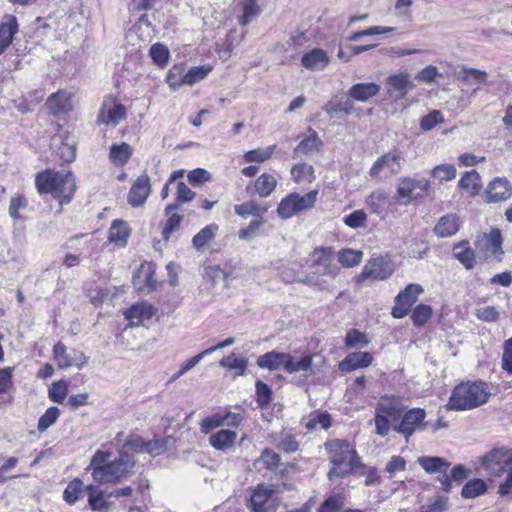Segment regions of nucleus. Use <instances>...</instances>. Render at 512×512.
I'll use <instances>...</instances> for the list:
<instances>
[{
    "mask_svg": "<svg viewBox=\"0 0 512 512\" xmlns=\"http://www.w3.org/2000/svg\"><path fill=\"white\" fill-rule=\"evenodd\" d=\"M135 461L130 456L120 453L118 458L112 459L109 451L97 450L86 468L91 471L95 482L99 484H114L121 482L132 472Z\"/></svg>",
    "mask_w": 512,
    "mask_h": 512,
    "instance_id": "obj_1",
    "label": "nucleus"
},
{
    "mask_svg": "<svg viewBox=\"0 0 512 512\" xmlns=\"http://www.w3.org/2000/svg\"><path fill=\"white\" fill-rule=\"evenodd\" d=\"M328 458L333 467L328 471V478H345L361 466L357 451L349 442L340 439L329 440L325 443Z\"/></svg>",
    "mask_w": 512,
    "mask_h": 512,
    "instance_id": "obj_2",
    "label": "nucleus"
},
{
    "mask_svg": "<svg viewBox=\"0 0 512 512\" xmlns=\"http://www.w3.org/2000/svg\"><path fill=\"white\" fill-rule=\"evenodd\" d=\"M490 396V388L485 382H461L454 387L446 407L453 411L471 410L487 403Z\"/></svg>",
    "mask_w": 512,
    "mask_h": 512,
    "instance_id": "obj_3",
    "label": "nucleus"
},
{
    "mask_svg": "<svg viewBox=\"0 0 512 512\" xmlns=\"http://www.w3.org/2000/svg\"><path fill=\"white\" fill-rule=\"evenodd\" d=\"M35 186L40 194L51 193L60 204L69 203L76 190L75 176L71 172L46 170L37 174Z\"/></svg>",
    "mask_w": 512,
    "mask_h": 512,
    "instance_id": "obj_4",
    "label": "nucleus"
},
{
    "mask_svg": "<svg viewBox=\"0 0 512 512\" xmlns=\"http://www.w3.org/2000/svg\"><path fill=\"white\" fill-rule=\"evenodd\" d=\"M309 267L311 274L301 282L310 286L324 288L327 277L334 280L340 273V267L334 263V249L332 247H316L309 254Z\"/></svg>",
    "mask_w": 512,
    "mask_h": 512,
    "instance_id": "obj_5",
    "label": "nucleus"
},
{
    "mask_svg": "<svg viewBox=\"0 0 512 512\" xmlns=\"http://www.w3.org/2000/svg\"><path fill=\"white\" fill-rule=\"evenodd\" d=\"M317 197V190H311L305 195L291 193L281 200L277 208V213L280 218L289 219L302 211L313 208Z\"/></svg>",
    "mask_w": 512,
    "mask_h": 512,
    "instance_id": "obj_6",
    "label": "nucleus"
},
{
    "mask_svg": "<svg viewBox=\"0 0 512 512\" xmlns=\"http://www.w3.org/2000/svg\"><path fill=\"white\" fill-rule=\"evenodd\" d=\"M482 466L486 472L494 477L501 476L512 469V450L495 448L482 457Z\"/></svg>",
    "mask_w": 512,
    "mask_h": 512,
    "instance_id": "obj_7",
    "label": "nucleus"
},
{
    "mask_svg": "<svg viewBox=\"0 0 512 512\" xmlns=\"http://www.w3.org/2000/svg\"><path fill=\"white\" fill-rule=\"evenodd\" d=\"M402 169L400 153L388 152L378 157L369 170V176L375 180L397 175Z\"/></svg>",
    "mask_w": 512,
    "mask_h": 512,
    "instance_id": "obj_8",
    "label": "nucleus"
},
{
    "mask_svg": "<svg viewBox=\"0 0 512 512\" xmlns=\"http://www.w3.org/2000/svg\"><path fill=\"white\" fill-rule=\"evenodd\" d=\"M475 248L485 258H495L499 262L502 261L504 251L502 249V235L497 228L492 229L489 233L478 236L475 242Z\"/></svg>",
    "mask_w": 512,
    "mask_h": 512,
    "instance_id": "obj_9",
    "label": "nucleus"
},
{
    "mask_svg": "<svg viewBox=\"0 0 512 512\" xmlns=\"http://www.w3.org/2000/svg\"><path fill=\"white\" fill-rule=\"evenodd\" d=\"M424 291L420 284H409L404 290L400 291L395 297V304L391 314L396 319L405 317L411 306L417 301L420 294Z\"/></svg>",
    "mask_w": 512,
    "mask_h": 512,
    "instance_id": "obj_10",
    "label": "nucleus"
},
{
    "mask_svg": "<svg viewBox=\"0 0 512 512\" xmlns=\"http://www.w3.org/2000/svg\"><path fill=\"white\" fill-rule=\"evenodd\" d=\"M395 271L393 261L387 256L370 259L363 267L361 276L374 280L388 279Z\"/></svg>",
    "mask_w": 512,
    "mask_h": 512,
    "instance_id": "obj_11",
    "label": "nucleus"
},
{
    "mask_svg": "<svg viewBox=\"0 0 512 512\" xmlns=\"http://www.w3.org/2000/svg\"><path fill=\"white\" fill-rule=\"evenodd\" d=\"M429 188L430 183L426 179L417 180L410 177H403L398 181L396 196L401 203L408 204L420 196L415 193L416 189L427 192Z\"/></svg>",
    "mask_w": 512,
    "mask_h": 512,
    "instance_id": "obj_12",
    "label": "nucleus"
},
{
    "mask_svg": "<svg viewBox=\"0 0 512 512\" xmlns=\"http://www.w3.org/2000/svg\"><path fill=\"white\" fill-rule=\"evenodd\" d=\"M512 196V184L506 177H495L491 180L484 192L486 203H501Z\"/></svg>",
    "mask_w": 512,
    "mask_h": 512,
    "instance_id": "obj_13",
    "label": "nucleus"
},
{
    "mask_svg": "<svg viewBox=\"0 0 512 512\" xmlns=\"http://www.w3.org/2000/svg\"><path fill=\"white\" fill-rule=\"evenodd\" d=\"M53 353L58 367L62 369L70 367L81 368L87 362V357L83 352L75 349L68 351L62 343L54 345Z\"/></svg>",
    "mask_w": 512,
    "mask_h": 512,
    "instance_id": "obj_14",
    "label": "nucleus"
},
{
    "mask_svg": "<svg viewBox=\"0 0 512 512\" xmlns=\"http://www.w3.org/2000/svg\"><path fill=\"white\" fill-rule=\"evenodd\" d=\"M425 417V410L421 408H412L404 413L402 420L398 425L394 426V429L408 439L416 430L425 427Z\"/></svg>",
    "mask_w": 512,
    "mask_h": 512,
    "instance_id": "obj_15",
    "label": "nucleus"
},
{
    "mask_svg": "<svg viewBox=\"0 0 512 512\" xmlns=\"http://www.w3.org/2000/svg\"><path fill=\"white\" fill-rule=\"evenodd\" d=\"M386 87L388 95L394 100H399L414 88V84L409 73L399 72L390 75L386 79Z\"/></svg>",
    "mask_w": 512,
    "mask_h": 512,
    "instance_id": "obj_16",
    "label": "nucleus"
},
{
    "mask_svg": "<svg viewBox=\"0 0 512 512\" xmlns=\"http://www.w3.org/2000/svg\"><path fill=\"white\" fill-rule=\"evenodd\" d=\"M274 493L272 486H257L251 496V509L254 512H275L276 504L272 498Z\"/></svg>",
    "mask_w": 512,
    "mask_h": 512,
    "instance_id": "obj_17",
    "label": "nucleus"
},
{
    "mask_svg": "<svg viewBox=\"0 0 512 512\" xmlns=\"http://www.w3.org/2000/svg\"><path fill=\"white\" fill-rule=\"evenodd\" d=\"M126 116V108L123 104L112 99L104 101L99 114L98 123L116 126Z\"/></svg>",
    "mask_w": 512,
    "mask_h": 512,
    "instance_id": "obj_18",
    "label": "nucleus"
},
{
    "mask_svg": "<svg viewBox=\"0 0 512 512\" xmlns=\"http://www.w3.org/2000/svg\"><path fill=\"white\" fill-rule=\"evenodd\" d=\"M151 192L150 178L147 175L139 176L132 184L128 193V203L132 207L142 206Z\"/></svg>",
    "mask_w": 512,
    "mask_h": 512,
    "instance_id": "obj_19",
    "label": "nucleus"
},
{
    "mask_svg": "<svg viewBox=\"0 0 512 512\" xmlns=\"http://www.w3.org/2000/svg\"><path fill=\"white\" fill-rule=\"evenodd\" d=\"M72 96L73 94L66 90H60L51 94L46 101L47 109L53 115L68 113L73 107Z\"/></svg>",
    "mask_w": 512,
    "mask_h": 512,
    "instance_id": "obj_20",
    "label": "nucleus"
},
{
    "mask_svg": "<svg viewBox=\"0 0 512 512\" xmlns=\"http://www.w3.org/2000/svg\"><path fill=\"white\" fill-rule=\"evenodd\" d=\"M155 265L152 262H144L140 265L133 277V285L137 290H155L157 282L154 279Z\"/></svg>",
    "mask_w": 512,
    "mask_h": 512,
    "instance_id": "obj_21",
    "label": "nucleus"
},
{
    "mask_svg": "<svg viewBox=\"0 0 512 512\" xmlns=\"http://www.w3.org/2000/svg\"><path fill=\"white\" fill-rule=\"evenodd\" d=\"M157 312V308L147 302L136 303L125 311L124 315L130 326H139L145 320L151 319Z\"/></svg>",
    "mask_w": 512,
    "mask_h": 512,
    "instance_id": "obj_22",
    "label": "nucleus"
},
{
    "mask_svg": "<svg viewBox=\"0 0 512 512\" xmlns=\"http://www.w3.org/2000/svg\"><path fill=\"white\" fill-rule=\"evenodd\" d=\"M330 63V58L326 51L320 48H314L301 57L302 66L310 71L324 70Z\"/></svg>",
    "mask_w": 512,
    "mask_h": 512,
    "instance_id": "obj_23",
    "label": "nucleus"
},
{
    "mask_svg": "<svg viewBox=\"0 0 512 512\" xmlns=\"http://www.w3.org/2000/svg\"><path fill=\"white\" fill-rule=\"evenodd\" d=\"M288 359V353L270 351L257 358V366L261 369H267L270 371L274 370H285L286 362Z\"/></svg>",
    "mask_w": 512,
    "mask_h": 512,
    "instance_id": "obj_24",
    "label": "nucleus"
},
{
    "mask_svg": "<svg viewBox=\"0 0 512 512\" xmlns=\"http://www.w3.org/2000/svg\"><path fill=\"white\" fill-rule=\"evenodd\" d=\"M372 356L368 352H353L348 354L340 363L339 369L348 373L371 365Z\"/></svg>",
    "mask_w": 512,
    "mask_h": 512,
    "instance_id": "obj_25",
    "label": "nucleus"
},
{
    "mask_svg": "<svg viewBox=\"0 0 512 512\" xmlns=\"http://www.w3.org/2000/svg\"><path fill=\"white\" fill-rule=\"evenodd\" d=\"M314 357L315 355H306L297 359L288 353L285 371L289 374L298 372H303L306 375L315 374V370L312 368Z\"/></svg>",
    "mask_w": 512,
    "mask_h": 512,
    "instance_id": "obj_26",
    "label": "nucleus"
},
{
    "mask_svg": "<svg viewBox=\"0 0 512 512\" xmlns=\"http://www.w3.org/2000/svg\"><path fill=\"white\" fill-rule=\"evenodd\" d=\"M380 91V85L377 83H357L350 87L349 96L359 102H366L377 95Z\"/></svg>",
    "mask_w": 512,
    "mask_h": 512,
    "instance_id": "obj_27",
    "label": "nucleus"
},
{
    "mask_svg": "<svg viewBox=\"0 0 512 512\" xmlns=\"http://www.w3.org/2000/svg\"><path fill=\"white\" fill-rule=\"evenodd\" d=\"M376 411L396 421L403 413V407L396 397H382L376 407Z\"/></svg>",
    "mask_w": 512,
    "mask_h": 512,
    "instance_id": "obj_28",
    "label": "nucleus"
},
{
    "mask_svg": "<svg viewBox=\"0 0 512 512\" xmlns=\"http://www.w3.org/2000/svg\"><path fill=\"white\" fill-rule=\"evenodd\" d=\"M388 199L389 193L387 191L383 189H376L365 198V205L371 213L382 215Z\"/></svg>",
    "mask_w": 512,
    "mask_h": 512,
    "instance_id": "obj_29",
    "label": "nucleus"
},
{
    "mask_svg": "<svg viewBox=\"0 0 512 512\" xmlns=\"http://www.w3.org/2000/svg\"><path fill=\"white\" fill-rule=\"evenodd\" d=\"M130 236V228L127 222L123 220H114L109 229V240L111 243L119 247H124L127 244Z\"/></svg>",
    "mask_w": 512,
    "mask_h": 512,
    "instance_id": "obj_30",
    "label": "nucleus"
},
{
    "mask_svg": "<svg viewBox=\"0 0 512 512\" xmlns=\"http://www.w3.org/2000/svg\"><path fill=\"white\" fill-rule=\"evenodd\" d=\"M133 153L132 147L125 143L113 144L109 151V160L116 167L124 166Z\"/></svg>",
    "mask_w": 512,
    "mask_h": 512,
    "instance_id": "obj_31",
    "label": "nucleus"
},
{
    "mask_svg": "<svg viewBox=\"0 0 512 512\" xmlns=\"http://www.w3.org/2000/svg\"><path fill=\"white\" fill-rule=\"evenodd\" d=\"M322 141L318 137L317 133L309 129V135L300 141V143L294 149L296 155H308L318 152L322 147Z\"/></svg>",
    "mask_w": 512,
    "mask_h": 512,
    "instance_id": "obj_32",
    "label": "nucleus"
},
{
    "mask_svg": "<svg viewBox=\"0 0 512 512\" xmlns=\"http://www.w3.org/2000/svg\"><path fill=\"white\" fill-rule=\"evenodd\" d=\"M277 186V180L276 178L270 174V173H263L261 174L254 182L253 187L255 190V193L260 198H267L269 197Z\"/></svg>",
    "mask_w": 512,
    "mask_h": 512,
    "instance_id": "obj_33",
    "label": "nucleus"
},
{
    "mask_svg": "<svg viewBox=\"0 0 512 512\" xmlns=\"http://www.w3.org/2000/svg\"><path fill=\"white\" fill-rule=\"evenodd\" d=\"M418 464L428 474L446 472L450 463L441 457L421 456L417 459Z\"/></svg>",
    "mask_w": 512,
    "mask_h": 512,
    "instance_id": "obj_34",
    "label": "nucleus"
},
{
    "mask_svg": "<svg viewBox=\"0 0 512 512\" xmlns=\"http://www.w3.org/2000/svg\"><path fill=\"white\" fill-rule=\"evenodd\" d=\"M18 30V23L14 16H10L0 24V54L11 44L15 33Z\"/></svg>",
    "mask_w": 512,
    "mask_h": 512,
    "instance_id": "obj_35",
    "label": "nucleus"
},
{
    "mask_svg": "<svg viewBox=\"0 0 512 512\" xmlns=\"http://www.w3.org/2000/svg\"><path fill=\"white\" fill-rule=\"evenodd\" d=\"M458 186L466 190L469 195L475 196L482 188L481 176L476 170L466 171L461 176Z\"/></svg>",
    "mask_w": 512,
    "mask_h": 512,
    "instance_id": "obj_36",
    "label": "nucleus"
},
{
    "mask_svg": "<svg viewBox=\"0 0 512 512\" xmlns=\"http://www.w3.org/2000/svg\"><path fill=\"white\" fill-rule=\"evenodd\" d=\"M237 439V433L232 430L222 429L210 436L209 442L216 450H225L232 447Z\"/></svg>",
    "mask_w": 512,
    "mask_h": 512,
    "instance_id": "obj_37",
    "label": "nucleus"
},
{
    "mask_svg": "<svg viewBox=\"0 0 512 512\" xmlns=\"http://www.w3.org/2000/svg\"><path fill=\"white\" fill-rule=\"evenodd\" d=\"M235 213L241 218L255 217L256 219L263 218L262 216L267 212V208L255 201H246L234 206Z\"/></svg>",
    "mask_w": 512,
    "mask_h": 512,
    "instance_id": "obj_38",
    "label": "nucleus"
},
{
    "mask_svg": "<svg viewBox=\"0 0 512 512\" xmlns=\"http://www.w3.org/2000/svg\"><path fill=\"white\" fill-rule=\"evenodd\" d=\"M458 80L463 85H472V84H487L488 81V73L484 70L464 67L459 75Z\"/></svg>",
    "mask_w": 512,
    "mask_h": 512,
    "instance_id": "obj_39",
    "label": "nucleus"
},
{
    "mask_svg": "<svg viewBox=\"0 0 512 512\" xmlns=\"http://www.w3.org/2000/svg\"><path fill=\"white\" fill-rule=\"evenodd\" d=\"M220 366L234 371L235 376H243L245 375L248 359L242 356H237L235 353H231L228 356L223 357L220 362Z\"/></svg>",
    "mask_w": 512,
    "mask_h": 512,
    "instance_id": "obj_40",
    "label": "nucleus"
},
{
    "mask_svg": "<svg viewBox=\"0 0 512 512\" xmlns=\"http://www.w3.org/2000/svg\"><path fill=\"white\" fill-rule=\"evenodd\" d=\"M459 230V221L456 215L443 216L436 224L434 231L440 237H450Z\"/></svg>",
    "mask_w": 512,
    "mask_h": 512,
    "instance_id": "obj_41",
    "label": "nucleus"
},
{
    "mask_svg": "<svg viewBox=\"0 0 512 512\" xmlns=\"http://www.w3.org/2000/svg\"><path fill=\"white\" fill-rule=\"evenodd\" d=\"M240 6L242 15L239 17V22L243 26L254 21L261 13V7L257 0H242Z\"/></svg>",
    "mask_w": 512,
    "mask_h": 512,
    "instance_id": "obj_42",
    "label": "nucleus"
},
{
    "mask_svg": "<svg viewBox=\"0 0 512 512\" xmlns=\"http://www.w3.org/2000/svg\"><path fill=\"white\" fill-rule=\"evenodd\" d=\"M338 262L345 268H351L359 265L363 259V252L361 250H355L350 248H344L339 250Z\"/></svg>",
    "mask_w": 512,
    "mask_h": 512,
    "instance_id": "obj_43",
    "label": "nucleus"
},
{
    "mask_svg": "<svg viewBox=\"0 0 512 512\" xmlns=\"http://www.w3.org/2000/svg\"><path fill=\"white\" fill-rule=\"evenodd\" d=\"M291 175L298 184L311 183L315 180L313 166L306 163L294 165L291 169Z\"/></svg>",
    "mask_w": 512,
    "mask_h": 512,
    "instance_id": "obj_44",
    "label": "nucleus"
},
{
    "mask_svg": "<svg viewBox=\"0 0 512 512\" xmlns=\"http://www.w3.org/2000/svg\"><path fill=\"white\" fill-rule=\"evenodd\" d=\"M487 491L486 483L479 478L469 480L462 488L461 496L465 499H473L483 495Z\"/></svg>",
    "mask_w": 512,
    "mask_h": 512,
    "instance_id": "obj_45",
    "label": "nucleus"
},
{
    "mask_svg": "<svg viewBox=\"0 0 512 512\" xmlns=\"http://www.w3.org/2000/svg\"><path fill=\"white\" fill-rule=\"evenodd\" d=\"M275 149H276V145L268 146L265 148L253 149V150L247 151L243 155V159L247 163H252V162L263 163V162L269 160L273 156Z\"/></svg>",
    "mask_w": 512,
    "mask_h": 512,
    "instance_id": "obj_46",
    "label": "nucleus"
},
{
    "mask_svg": "<svg viewBox=\"0 0 512 512\" xmlns=\"http://www.w3.org/2000/svg\"><path fill=\"white\" fill-rule=\"evenodd\" d=\"M27 206V198L23 194L17 193L9 201L8 214L13 220L24 221L25 218L21 215L20 211L26 209Z\"/></svg>",
    "mask_w": 512,
    "mask_h": 512,
    "instance_id": "obj_47",
    "label": "nucleus"
},
{
    "mask_svg": "<svg viewBox=\"0 0 512 512\" xmlns=\"http://www.w3.org/2000/svg\"><path fill=\"white\" fill-rule=\"evenodd\" d=\"M219 227L216 224H210L202 228L192 239L193 246L200 250L216 235Z\"/></svg>",
    "mask_w": 512,
    "mask_h": 512,
    "instance_id": "obj_48",
    "label": "nucleus"
},
{
    "mask_svg": "<svg viewBox=\"0 0 512 512\" xmlns=\"http://www.w3.org/2000/svg\"><path fill=\"white\" fill-rule=\"evenodd\" d=\"M279 463V455L271 449H265L261 456L254 462V466L257 470L264 468L272 470L278 467Z\"/></svg>",
    "mask_w": 512,
    "mask_h": 512,
    "instance_id": "obj_49",
    "label": "nucleus"
},
{
    "mask_svg": "<svg viewBox=\"0 0 512 512\" xmlns=\"http://www.w3.org/2000/svg\"><path fill=\"white\" fill-rule=\"evenodd\" d=\"M146 444L142 437L138 435H130L120 450V453L124 456H129L130 452L134 453H146Z\"/></svg>",
    "mask_w": 512,
    "mask_h": 512,
    "instance_id": "obj_50",
    "label": "nucleus"
},
{
    "mask_svg": "<svg viewBox=\"0 0 512 512\" xmlns=\"http://www.w3.org/2000/svg\"><path fill=\"white\" fill-rule=\"evenodd\" d=\"M211 71L212 66L209 64L192 67L184 75V84L190 86L194 85L203 80Z\"/></svg>",
    "mask_w": 512,
    "mask_h": 512,
    "instance_id": "obj_51",
    "label": "nucleus"
},
{
    "mask_svg": "<svg viewBox=\"0 0 512 512\" xmlns=\"http://www.w3.org/2000/svg\"><path fill=\"white\" fill-rule=\"evenodd\" d=\"M89 490V498L88 504L93 511L98 512H106L109 509V503L107 501V497H105L103 492L95 493V489L93 485L88 487Z\"/></svg>",
    "mask_w": 512,
    "mask_h": 512,
    "instance_id": "obj_52",
    "label": "nucleus"
},
{
    "mask_svg": "<svg viewBox=\"0 0 512 512\" xmlns=\"http://www.w3.org/2000/svg\"><path fill=\"white\" fill-rule=\"evenodd\" d=\"M178 209V204H169L166 207V213L169 214V218L166 222V226L163 230V238L167 241L169 239L170 233L177 230L180 226V222L182 220V216L176 213H172V211Z\"/></svg>",
    "mask_w": 512,
    "mask_h": 512,
    "instance_id": "obj_53",
    "label": "nucleus"
},
{
    "mask_svg": "<svg viewBox=\"0 0 512 512\" xmlns=\"http://www.w3.org/2000/svg\"><path fill=\"white\" fill-rule=\"evenodd\" d=\"M83 491V481L79 478H74L69 482L66 489L63 492V499L66 503L73 505L79 499L80 494Z\"/></svg>",
    "mask_w": 512,
    "mask_h": 512,
    "instance_id": "obj_54",
    "label": "nucleus"
},
{
    "mask_svg": "<svg viewBox=\"0 0 512 512\" xmlns=\"http://www.w3.org/2000/svg\"><path fill=\"white\" fill-rule=\"evenodd\" d=\"M367 221L368 215L363 209L355 210L343 218V223L351 229L365 228Z\"/></svg>",
    "mask_w": 512,
    "mask_h": 512,
    "instance_id": "obj_55",
    "label": "nucleus"
},
{
    "mask_svg": "<svg viewBox=\"0 0 512 512\" xmlns=\"http://www.w3.org/2000/svg\"><path fill=\"white\" fill-rule=\"evenodd\" d=\"M368 344L369 340L365 333L357 329H351L347 332L345 337V345L348 348L359 349L367 346Z\"/></svg>",
    "mask_w": 512,
    "mask_h": 512,
    "instance_id": "obj_56",
    "label": "nucleus"
},
{
    "mask_svg": "<svg viewBox=\"0 0 512 512\" xmlns=\"http://www.w3.org/2000/svg\"><path fill=\"white\" fill-rule=\"evenodd\" d=\"M431 175L440 182L451 181L456 177V168L453 164H441L431 170Z\"/></svg>",
    "mask_w": 512,
    "mask_h": 512,
    "instance_id": "obj_57",
    "label": "nucleus"
},
{
    "mask_svg": "<svg viewBox=\"0 0 512 512\" xmlns=\"http://www.w3.org/2000/svg\"><path fill=\"white\" fill-rule=\"evenodd\" d=\"M353 103L351 100H346L343 103L330 101L325 105V111L331 116L334 115H349L353 110Z\"/></svg>",
    "mask_w": 512,
    "mask_h": 512,
    "instance_id": "obj_58",
    "label": "nucleus"
},
{
    "mask_svg": "<svg viewBox=\"0 0 512 512\" xmlns=\"http://www.w3.org/2000/svg\"><path fill=\"white\" fill-rule=\"evenodd\" d=\"M330 426L331 417L326 412L312 416L306 423V428L309 430H327Z\"/></svg>",
    "mask_w": 512,
    "mask_h": 512,
    "instance_id": "obj_59",
    "label": "nucleus"
},
{
    "mask_svg": "<svg viewBox=\"0 0 512 512\" xmlns=\"http://www.w3.org/2000/svg\"><path fill=\"white\" fill-rule=\"evenodd\" d=\"M184 68L183 66H173L167 73L166 82L173 90L178 89L184 84Z\"/></svg>",
    "mask_w": 512,
    "mask_h": 512,
    "instance_id": "obj_60",
    "label": "nucleus"
},
{
    "mask_svg": "<svg viewBox=\"0 0 512 512\" xmlns=\"http://www.w3.org/2000/svg\"><path fill=\"white\" fill-rule=\"evenodd\" d=\"M150 56L154 63L159 66H164L169 60L170 53L165 45L156 43L153 44L150 48Z\"/></svg>",
    "mask_w": 512,
    "mask_h": 512,
    "instance_id": "obj_61",
    "label": "nucleus"
},
{
    "mask_svg": "<svg viewBox=\"0 0 512 512\" xmlns=\"http://www.w3.org/2000/svg\"><path fill=\"white\" fill-rule=\"evenodd\" d=\"M49 397L53 402L63 403L68 394V383L65 381L54 382L49 388Z\"/></svg>",
    "mask_w": 512,
    "mask_h": 512,
    "instance_id": "obj_62",
    "label": "nucleus"
},
{
    "mask_svg": "<svg viewBox=\"0 0 512 512\" xmlns=\"http://www.w3.org/2000/svg\"><path fill=\"white\" fill-rule=\"evenodd\" d=\"M59 415L60 410L57 407H49L38 421V430L40 432L46 431L50 426H52L57 421Z\"/></svg>",
    "mask_w": 512,
    "mask_h": 512,
    "instance_id": "obj_63",
    "label": "nucleus"
},
{
    "mask_svg": "<svg viewBox=\"0 0 512 512\" xmlns=\"http://www.w3.org/2000/svg\"><path fill=\"white\" fill-rule=\"evenodd\" d=\"M344 504L345 498L342 495H333L320 505L318 512H338Z\"/></svg>",
    "mask_w": 512,
    "mask_h": 512,
    "instance_id": "obj_64",
    "label": "nucleus"
}]
</instances>
